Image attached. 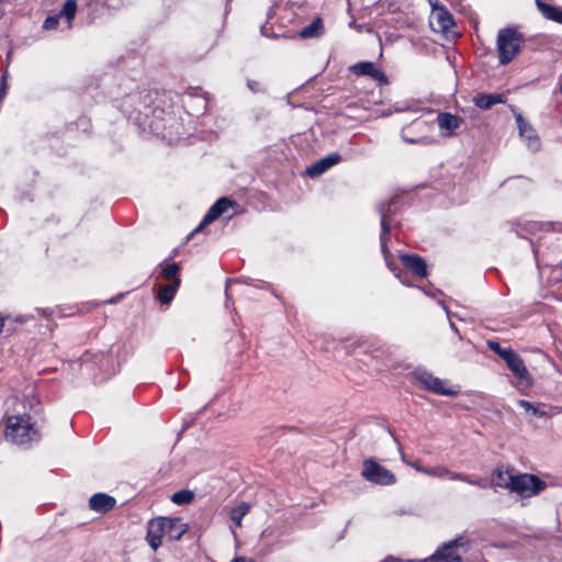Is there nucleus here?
Instances as JSON below:
<instances>
[{
    "mask_svg": "<svg viewBox=\"0 0 562 562\" xmlns=\"http://www.w3.org/2000/svg\"><path fill=\"white\" fill-rule=\"evenodd\" d=\"M188 527L178 517H157L150 519L147 524L146 540L150 548L156 551L167 538L171 541L179 540L187 531Z\"/></svg>",
    "mask_w": 562,
    "mask_h": 562,
    "instance_id": "obj_1",
    "label": "nucleus"
},
{
    "mask_svg": "<svg viewBox=\"0 0 562 562\" xmlns=\"http://www.w3.org/2000/svg\"><path fill=\"white\" fill-rule=\"evenodd\" d=\"M395 199H390L387 201L379 203L376 206V211L381 216L380 247L389 269L404 285L412 286V283H409L405 278H403L402 272L396 267L393 266L391 261V252L387 247V243L391 239V225L393 223V220L391 218V215L393 213L392 206L395 204Z\"/></svg>",
    "mask_w": 562,
    "mask_h": 562,
    "instance_id": "obj_2",
    "label": "nucleus"
},
{
    "mask_svg": "<svg viewBox=\"0 0 562 562\" xmlns=\"http://www.w3.org/2000/svg\"><path fill=\"white\" fill-rule=\"evenodd\" d=\"M4 436L15 445H27L41 438L29 414L12 415L7 418Z\"/></svg>",
    "mask_w": 562,
    "mask_h": 562,
    "instance_id": "obj_3",
    "label": "nucleus"
},
{
    "mask_svg": "<svg viewBox=\"0 0 562 562\" xmlns=\"http://www.w3.org/2000/svg\"><path fill=\"white\" fill-rule=\"evenodd\" d=\"M522 43L524 36L515 27L501 29L496 41L499 64H509L520 52Z\"/></svg>",
    "mask_w": 562,
    "mask_h": 562,
    "instance_id": "obj_4",
    "label": "nucleus"
},
{
    "mask_svg": "<svg viewBox=\"0 0 562 562\" xmlns=\"http://www.w3.org/2000/svg\"><path fill=\"white\" fill-rule=\"evenodd\" d=\"M470 541L459 536L448 542L442 543L424 562H462V554L469 550Z\"/></svg>",
    "mask_w": 562,
    "mask_h": 562,
    "instance_id": "obj_5",
    "label": "nucleus"
},
{
    "mask_svg": "<svg viewBox=\"0 0 562 562\" xmlns=\"http://www.w3.org/2000/svg\"><path fill=\"white\" fill-rule=\"evenodd\" d=\"M412 374L414 379L420 384V386L426 391L443 396H456L459 393L458 389L447 387L443 380L432 375V373L426 369L416 368Z\"/></svg>",
    "mask_w": 562,
    "mask_h": 562,
    "instance_id": "obj_6",
    "label": "nucleus"
},
{
    "mask_svg": "<svg viewBox=\"0 0 562 562\" xmlns=\"http://www.w3.org/2000/svg\"><path fill=\"white\" fill-rule=\"evenodd\" d=\"M510 492L517 493L522 497H531L542 492L547 483L533 474L514 475L509 482Z\"/></svg>",
    "mask_w": 562,
    "mask_h": 562,
    "instance_id": "obj_7",
    "label": "nucleus"
},
{
    "mask_svg": "<svg viewBox=\"0 0 562 562\" xmlns=\"http://www.w3.org/2000/svg\"><path fill=\"white\" fill-rule=\"evenodd\" d=\"M361 475L370 483L376 485H392L396 482L395 475L375 460L368 459L363 462Z\"/></svg>",
    "mask_w": 562,
    "mask_h": 562,
    "instance_id": "obj_8",
    "label": "nucleus"
},
{
    "mask_svg": "<svg viewBox=\"0 0 562 562\" xmlns=\"http://www.w3.org/2000/svg\"><path fill=\"white\" fill-rule=\"evenodd\" d=\"M417 471L432 477L449 479L452 481H462L470 485L486 487L487 483L483 479L474 477L464 473L452 472L445 467L417 468Z\"/></svg>",
    "mask_w": 562,
    "mask_h": 562,
    "instance_id": "obj_9",
    "label": "nucleus"
},
{
    "mask_svg": "<svg viewBox=\"0 0 562 562\" xmlns=\"http://www.w3.org/2000/svg\"><path fill=\"white\" fill-rule=\"evenodd\" d=\"M503 360L522 386L530 387L532 385L533 380L529 374L522 358L514 349L510 352H507V355H503Z\"/></svg>",
    "mask_w": 562,
    "mask_h": 562,
    "instance_id": "obj_10",
    "label": "nucleus"
},
{
    "mask_svg": "<svg viewBox=\"0 0 562 562\" xmlns=\"http://www.w3.org/2000/svg\"><path fill=\"white\" fill-rule=\"evenodd\" d=\"M235 202L229 198H220L206 212L199 226L191 233V235L201 232L205 226L216 221L229 207L234 206Z\"/></svg>",
    "mask_w": 562,
    "mask_h": 562,
    "instance_id": "obj_11",
    "label": "nucleus"
},
{
    "mask_svg": "<svg viewBox=\"0 0 562 562\" xmlns=\"http://www.w3.org/2000/svg\"><path fill=\"white\" fill-rule=\"evenodd\" d=\"M430 125L425 121H415L409 127L402 131V138L407 144L429 145L434 143V137L427 135H416L415 132H424Z\"/></svg>",
    "mask_w": 562,
    "mask_h": 562,
    "instance_id": "obj_12",
    "label": "nucleus"
},
{
    "mask_svg": "<svg viewBox=\"0 0 562 562\" xmlns=\"http://www.w3.org/2000/svg\"><path fill=\"white\" fill-rule=\"evenodd\" d=\"M350 72L357 76H367L370 77L381 85H386L389 82L385 74L378 67V65L373 61H360L349 67Z\"/></svg>",
    "mask_w": 562,
    "mask_h": 562,
    "instance_id": "obj_13",
    "label": "nucleus"
},
{
    "mask_svg": "<svg viewBox=\"0 0 562 562\" xmlns=\"http://www.w3.org/2000/svg\"><path fill=\"white\" fill-rule=\"evenodd\" d=\"M520 137L526 142L532 151L540 149V139L533 127L522 117L520 113L515 114Z\"/></svg>",
    "mask_w": 562,
    "mask_h": 562,
    "instance_id": "obj_14",
    "label": "nucleus"
},
{
    "mask_svg": "<svg viewBox=\"0 0 562 562\" xmlns=\"http://www.w3.org/2000/svg\"><path fill=\"white\" fill-rule=\"evenodd\" d=\"M400 259L404 267L408 269L415 277L425 278L427 276L426 261L419 255L402 254Z\"/></svg>",
    "mask_w": 562,
    "mask_h": 562,
    "instance_id": "obj_15",
    "label": "nucleus"
},
{
    "mask_svg": "<svg viewBox=\"0 0 562 562\" xmlns=\"http://www.w3.org/2000/svg\"><path fill=\"white\" fill-rule=\"evenodd\" d=\"M116 505V499L105 493H95L89 499L91 510L99 514L111 512Z\"/></svg>",
    "mask_w": 562,
    "mask_h": 562,
    "instance_id": "obj_16",
    "label": "nucleus"
},
{
    "mask_svg": "<svg viewBox=\"0 0 562 562\" xmlns=\"http://www.w3.org/2000/svg\"><path fill=\"white\" fill-rule=\"evenodd\" d=\"M341 157L338 153H331L330 155L317 160L306 168V175L310 177L321 176L326 172L333 166L340 161Z\"/></svg>",
    "mask_w": 562,
    "mask_h": 562,
    "instance_id": "obj_17",
    "label": "nucleus"
},
{
    "mask_svg": "<svg viewBox=\"0 0 562 562\" xmlns=\"http://www.w3.org/2000/svg\"><path fill=\"white\" fill-rule=\"evenodd\" d=\"M506 95L504 93H484L480 92L474 95L473 103L481 110H490L495 104L505 103Z\"/></svg>",
    "mask_w": 562,
    "mask_h": 562,
    "instance_id": "obj_18",
    "label": "nucleus"
},
{
    "mask_svg": "<svg viewBox=\"0 0 562 562\" xmlns=\"http://www.w3.org/2000/svg\"><path fill=\"white\" fill-rule=\"evenodd\" d=\"M536 4L546 19L562 24V8L546 3L541 0H536Z\"/></svg>",
    "mask_w": 562,
    "mask_h": 562,
    "instance_id": "obj_19",
    "label": "nucleus"
},
{
    "mask_svg": "<svg viewBox=\"0 0 562 562\" xmlns=\"http://www.w3.org/2000/svg\"><path fill=\"white\" fill-rule=\"evenodd\" d=\"M437 123L441 130L448 131V135H451L460 126L461 119L451 113L442 112L438 114Z\"/></svg>",
    "mask_w": 562,
    "mask_h": 562,
    "instance_id": "obj_20",
    "label": "nucleus"
},
{
    "mask_svg": "<svg viewBox=\"0 0 562 562\" xmlns=\"http://www.w3.org/2000/svg\"><path fill=\"white\" fill-rule=\"evenodd\" d=\"M432 18L436 20L438 31L448 32L454 26V20L452 14L446 9H439V11L432 13Z\"/></svg>",
    "mask_w": 562,
    "mask_h": 562,
    "instance_id": "obj_21",
    "label": "nucleus"
},
{
    "mask_svg": "<svg viewBox=\"0 0 562 562\" xmlns=\"http://www.w3.org/2000/svg\"><path fill=\"white\" fill-rule=\"evenodd\" d=\"M517 405L524 408L526 413L536 417H546L551 415L549 413L548 406L544 404L535 405L526 400H518Z\"/></svg>",
    "mask_w": 562,
    "mask_h": 562,
    "instance_id": "obj_22",
    "label": "nucleus"
},
{
    "mask_svg": "<svg viewBox=\"0 0 562 562\" xmlns=\"http://www.w3.org/2000/svg\"><path fill=\"white\" fill-rule=\"evenodd\" d=\"M323 33V20L315 18L308 25L304 26L300 32L299 36L302 38H315Z\"/></svg>",
    "mask_w": 562,
    "mask_h": 562,
    "instance_id": "obj_23",
    "label": "nucleus"
},
{
    "mask_svg": "<svg viewBox=\"0 0 562 562\" xmlns=\"http://www.w3.org/2000/svg\"><path fill=\"white\" fill-rule=\"evenodd\" d=\"M180 282V280H176L175 282L164 284L159 288L158 300L161 304H169L173 300Z\"/></svg>",
    "mask_w": 562,
    "mask_h": 562,
    "instance_id": "obj_24",
    "label": "nucleus"
},
{
    "mask_svg": "<svg viewBox=\"0 0 562 562\" xmlns=\"http://www.w3.org/2000/svg\"><path fill=\"white\" fill-rule=\"evenodd\" d=\"M514 480V475L503 469H497L492 474V485L496 487L507 488L510 491L509 482Z\"/></svg>",
    "mask_w": 562,
    "mask_h": 562,
    "instance_id": "obj_25",
    "label": "nucleus"
},
{
    "mask_svg": "<svg viewBox=\"0 0 562 562\" xmlns=\"http://www.w3.org/2000/svg\"><path fill=\"white\" fill-rule=\"evenodd\" d=\"M250 505L248 503H240L229 512V518L234 522L235 527L241 526L243 518L249 513Z\"/></svg>",
    "mask_w": 562,
    "mask_h": 562,
    "instance_id": "obj_26",
    "label": "nucleus"
},
{
    "mask_svg": "<svg viewBox=\"0 0 562 562\" xmlns=\"http://www.w3.org/2000/svg\"><path fill=\"white\" fill-rule=\"evenodd\" d=\"M76 11H77L76 0H67L64 3L61 10L57 14L59 15V18H65L68 23V27H71V22L75 19Z\"/></svg>",
    "mask_w": 562,
    "mask_h": 562,
    "instance_id": "obj_27",
    "label": "nucleus"
},
{
    "mask_svg": "<svg viewBox=\"0 0 562 562\" xmlns=\"http://www.w3.org/2000/svg\"><path fill=\"white\" fill-rule=\"evenodd\" d=\"M194 498V493L190 490H181L172 494L171 501L177 505H188Z\"/></svg>",
    "mask_w": 562,
    "mask_h": 562,
    "instance_id": "obj_28",
    "label": "nucleus"
},
{
    "mask_svg": "<svg viewBox=\"0 0 562 562\" xmlns=\"http://www.w3.org/2000/svg\"><path fill=\"white\" fill-rule=\"evenodd\" d=\"M179 270H180V266L177 262H172V263L166 265L161 269V276L166 280H170L171 282H175L176 280H180V278L178 277Z\"/></svg>",
    "mask_w": 562,
    "mask_h": 562,
    "instance_id": "obj_29",
    "label": "nucleus"
},
{
    "mask_svg": "<svg viewBox=\"0 0 562 562\" xmlns=\"http://www.w3.org/2000/svg\"><path fill=\"white\" fill-rule=\"evenodd\" d=\"M487 347L492 351L497 353L502 359H503V355H507V352H510L513 350L512 348H503L499 342L494 341V340H488Z\"/></svg>",
    "mask_w": 562,
    "mask_h": 562,
    "instance_id": "obj_30",
    "label": "nucleus"
},
{
    "mask_svg": "<svg viewBox=\"0 0 562 562\" xmlns=\"http://www.w3.org/2000/svg\"><path fill=\"white\" fill-rule=\"evenodd\" d=\"M59 19L60 18L58 14L48 15L43 23V29L44 30H55L58 25Z\"/></svg>",
    "mask_w": 562,
    "mask_h": 562,
    "instance_id": "obj_31",
    "label": "nucleus"
},
{
    "mask_svg": "<svg viewBox=\"0 0 562 562\" xmlns=\"http://www.w3.org/2000/svg\"><path fill=\"white\" fill-rule=\"evenodd\" d=\"M247 87L252 92H260V91H262L261 85L258 81H255V80H248L247 81Z\"/></svg>",
    "mask_w": 562,
    "mask_h": 562,
    "instance_id": "obj_32",
    "label": "nucleus"
},
{
    "mask_svg": "<svg viewBox=\"0 0 562 562\" xmlns=\"http://www.w3.org/2000/svg\"><path fill=\"white\" fill-rule=\"evenodd\" d=\"M429 5L432 9V13L439 11V9H443L445 5H442L439 0H428Z\"/></svg>",
    "mask_w": 562,
    "mask_h": 562,
    "instance_id": "obj_33",
    "label": "nucleus"
},
{
    "mask_svg": "<svg viewBox=\"0 0 562 562\" xmlns=\"http://www.w3.org/2000/svg\"><path fill=\"white\" fill-rule=\"evenodd\" d=\"M231 562H255L252 559L245 558V557H237Z\"/></svg>",
    "mask_w": 562,
    "mask_h": 562,
    "instance_id": "obj_34",
    "label": "nucleus"
},
{
    "mask_svg": "<svg viewBox=\"0 0 562 562\" xmlns=\"http://www.w3.org/2000/svg\"><path fill=\"white\" fill-rule=\"evenodd\" d=\"M199 103H200V109L201 110H205L206 109V105H207V102L204 98H199Z\"/></svg>",
    "mask_w": 562,
    "mask_h": 562,
    "instance_id": "obj_35",
    "label": "nucleus"
},
{
    "mask_svg": "<svg viewBox=\"0 0 562 562\" xmlns=\"http://www.w3.org/2000/svg\"><path fill=\"white\" fill-rule=\"evenodd\" d=\"M423 291H424V293H425L426 295H428V296H435L437 293H438V294H440V293H441V291H440V290H436L435 292H432V291H426V290H424V289H423Z\"/></svg>",
    "mask_w": 562,
    "mask_h": 562,
    "instance_id": "obj_36",
    "label": "nucleus"
},
{
    "mask_svg": "<svg viewBox=\"0 0 562 562\" xmlns=\"http://www.w3.org/2000/svg\"><path fill=\"white\" fill-rule=\"evenodd\" d=\"M121 297H122V294H120L119 296H114V297L110 299L108 301V303L115 304V303H117L120 301Z\"/></svg>",
    "mask_w": 562,
    "mask_h": 562,
    "instance_id": "obj_37",
    "label": "nucleus"
},
{
    "mask_svg": "<svg viewBox=\"0 0 562 562\" xmlns=\"http://www.w3.org/2000/svg\"><path fill=\"white\" fill-rule=\"evenodd\" d=\"M409 465H412L413 468H415L417 470V468H420L418 464H413V463H408Z\"/></svg>",
    "mask_w": 562,
    "mask_h": 562,
    "instance_id": "obj_38",
    "label": "nucleus"
},
{
    "mask_svg": "<svg viewBox=\"0 0 562 562\" xmlns=\"http://www.w3.org/2000/svg\"><path fill=\"white\" fill-rule=\"evenodd\" d=\"M402 460L404 461V463H407V464L409 463V462H407V460H405L404 456H402Z\"/></svg>",
    "mask_w": 562,
    "mask_h": 562,
    "instance_id": "obj_39",
    "label": "nucleus"
},
{
    "mask_svg": "<svg viewBox=\"0 0 562 562\" xmlns=\"http://www.w3.org/2000/svg\"><path fill=\"white\" fill-rule=\"evenodd\" d=\"M402 460L404 461V463H407V464L409 463V462H407V460H405L404 456H402Z\"/></svg>",
    "mask_w": 562,
    "mask_h": 562,
    "instance_id": "obj_40",
    "label": "nucleus"
},
{
    "mask_svg": "<svg viewBox=\"0 0 562 562\" xmlns=\"http://www.w3.org/2000/svg\"><path fill=\"white\" fill-rule=\"evenodd\" d=\"M391 113H392L391 111H390V112H386V113H382V116H384V115H390Z\"/></svg>",
    "mask_w": 562,
    "mask_h": 562,
    "instance_id": "obj_41",
    "label": "nucleus"
},
{
    "mask_svg": "<svg viewBox=\"0 0 562 562\" xmlns=\"http://www.w3.org/2000/svg\"><path fill=\"white\" fill-rule=\"evenodd\" d=\"M131 100H134L136 98V95H130L128 97Z\"/></svg>",
    "mask_w": 562,
    "mask_h": 562,
    "instance_id": "obj_42",
    "label": "nucleus"
},
{
    "mask_svg": "<svg viewBox=\"0 0 562 562\" xmlns=\"http://www.w3.org/2000/svg\"><path fill=\"white\" fill-rule=\"evenodd\" d=\"M260 32H261L262 35H265L263 26L260 29Z\"/></svg>",
    "mask_w": 562,
    "mask_h": 562,
    "instance_id": "obj_43",
    "label": "nucleus"
},
{
    "mask_svg": "<svg viewBox=\"0 0 562 562\" xmlns=\"http://www.w3.org/2000/svg\"><path fill=\"white\" fill-rule=\"evenodd\" d=\"M560 92L562 93V83L560 85Z\"/></svg>",
    "mask_w": 562,
    "mask_h": 562,
    "instance_id": "obj_44",
    "label": "nucleus"
},
{
    "mask_svg": "<svg viewBox=\"0 0 562 562\" xmlns=\"http://www.w3.org/2000/svg\"><path fill=\"white\" fill-rule=\"evenodd\" d=\"M3 0H0V3L2 2Z\"/></svg>",
    "mask_w": 562,
    "mask_h": 562,
    "instance_id": "obj_45",
    "label": "nucleus"
},
{
    "mask_svg": "<svg viewBox=\"0 0 562 562\" xmlns=\"http://www.w3.org/2000/svg\"><path fill=\"white\" fill-rule=\"evenodd\" d=\"M561 225H562V223H561Z\"/></svg>",
    "mask_w": 562,
    "mask_h": 562,
    "instance_id": "obj_46",
    "label": "nucleus"
}]
</instances>
